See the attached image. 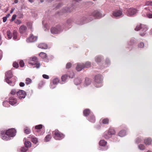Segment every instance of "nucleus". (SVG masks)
Instances as JSON below:
<instances>
[{"mask_svg": "<svg viewBox=\"0 0 152 152\" xmlns=\"http://www.w3.org/2000/svg\"><path fill=\"white\" fill-rule=\"evenodd\" d=\"M16 130L14 128H11L8 130H3L0 131V135L1 138L4 140H8L11 137H14L16 135Z\"/></svg>", "mask_w": 152, "mask_h": 152, "instance_id": "1", "label": "nucleus"}, {"mask_svg": "<svg viewBox=\"0 0 152 152\" xmlns=\"http://www.w3.org/2000/svg\"><path fill=\"white\" fill-rule=\"evenodd\" d=\"M6 78L5 79L6 81L11 86H13L15 84V80H12L11 79L12 77V72L11 71L9 70L5 74Z\"/></svg>", "mask_w": 152, "mask_h": 152, "instance_id": "2", "label": "nucleus"}, {"mask_svg": "<svg viewBox=\"0 0 152 152\" xmlns=\"http://www.w3.org/2000/svg\"><path fill=\"white\" fill-rule=\"evenodd\" d=\"M147 28L146 25L143 24L138 25L135 28V30L136 31H138L140 30L141 31H142V32H141L140 33V35L142 36H143L146 33V31H147Z\"/></svg>", "mask_w": 152, "mask_h": 152, "instance_id": "3", "label": "nucleus"}, {"mask_svg": "<svg viewBox=\"0 0 152 152\" xmlns=\"http://www.w3.org/2000/svg\"><path fill=\"white\" fill-rule=\"evenodd\" d=\"M52 135L54 138L56 140H61L64 137V135L57 129L53 132Z\"/></svg>", "mask_w": 152, "mask_h": 152, "instance_id": "4", "label": "nucleus"}, {"mask_svg": "<svg viewBox=\"0 0 152 152\" xmlns=\"http://www.w3.org/2000/svg\"><path fill=\"white\" fill-rule=\"evenodd\" d=\"M115 132L114 129L110 128L107 131L105 132L104 135V137L106 139H109L111 138L113 135L115 134Z\"/></svg>", "mask_w": 152, "mask_h": 152, "instance_id": "5", "label": "nucleus"}, {"mask_svg": "<svg viewBox=\"0 0 152 152\" xmlns=\"http://www.w3.org/2000/svg\"><path fill=\"white\" fill-rule=\"evenodd\" d=\"M102 76L98 75H96L95 77V85L97 87H100L102 86Z\"/></svg>", "mask_w": 152, "mask_h": 152, "instance_id": "6", "label": "nucleus"}, {"mask_svg": "<svg viewBox=\"0 0 152 152\" xmlns=\"http://www.w3.org/2000/svg\"><path fill=\"white\" fill-rule=\"evenodd\" d=\"M61 31V27L59 25L56 26V27H52L50 29L51 32L52 34H58Z\"/></svg>", "mask_w": 152, "mask_h": 152, "instance_id": "7", "label": "nucleus"}, {"mask_svg": "<svg viewBox=\"0 0 152 152\" xmlns=\"http://www.w3.org/2000/svg\"><path fill=\"white\" fill-rule=\"evenodd\" d=\"M137 11V9L131 8L127 10L126 14L128 16H132L136 14Z\"/></svg>", "mask_w": 152, "mask_h": 152, "instance_id": "8", "label": "nucleus"}, {"mask_svg": "<svg viewBox=\"0 0 152 152\" xmlns=\"http://www.w3.org/2000/svg\"><path fill=\"white\" fill-rule=\"evenodd\" d=\"M17 94L19 98L20 99L24 98L26 95V93L23 90H20L17 91Z\"/></svg>", "mask_w": 152, "mask_h": 152, "instance_id": "9", "label": "nucleus"}, {"mask_svg": "<svg viewBox=\"0 0 152 152\" xmlns=\"http://www.w3.org/2000/svg\"><path fill=\"white\" fill-rule=\"evenodd\" d=\"M143 11L145 12L147 11L146 13L147 17L150 18H152V13H150V12H152V8L151 9V8H149V7L145 8Z\"/></svg>", "mask_w": 152, "mask_h": 152, "instance_id": "10", "label": "nucleus"}, {"mask_svg": "<svg viewBox=\"0 0 152 152\" xmlns=\"http://www.w3.org/2000/svg\"><path fill=\"white\" fill-rule=\"evenodd\" d=\"M91 15L98 18H100L102 16V14L98 10H95L93 12Z\"/></svg>", "mask_w": 152, "mask_h": 152, "instance_id": "11", "label": "nucleus"}, {"mask_svg": "<svg viewBox=\"0 0 152 152\" xmlns=\"http://www.w3.org/2000/svg\"><path fill=\"white\" fill-rule=\"evenodd\" d=\"M37 37V36H34L33 34H31L29 37L27 39L28 42H33L36 41Z\"/></svg>", "mask_w": 152, "mask_h": 152, "instance_id": "12", "label": "nucleus"}, {"mask_svg": "<svg viewBox=\"0 0 152 152\" xmlns=\"http://www.w3.org/2000/svg\"><path fill=\"white\" fill-rule=\"evenodd\" d=\"M27 29V28L26 26L22 25L19 28V31L20 34H23L26 32Z\"/></svg>", "mask_w": 152, "mask_h": 152, "instance_id": "13", "label": "nucleus"}, {"mask_svg": "<svg viewBox=\"0 0 152 152\" xmlns=\"http://www.w3.org/2000/svg\"><path fill=\"white\" fill-rule=\"evenodd\" d=\"M38 62V59L37 57H33L32 58H31L28 61L29 64L32 65H34L36 64Z\"/></svg>", "mask_w": 152, "mask_h": 152, "instance_id": "14", "label": "nucleus"}, {"mask_svg": "<svg viewBox=\"0 0 152 152\" xmlns=\"http://www.w3.org/2000/svg\"><path fill=\"white\" fill-rule=\"evenodd\" d=\"M123 14L122 11L121 10L115 11L113 13V15L115 17H120Z\"/></svg>", "mask_w": 152, "mask_h": 152, "instance_id": "15", "label": "nucleus"}, {"mask_svg": "<svg viewBox=\"0 0 152 152\" xmlns=\"http://www.w3.org/2000/svg\"><path fill=\"white\" fill-rule=\"evenodd\" d=\"M16 99L13 97H10L9 101V103L11 105H13L17 103Z\"/></svg>", "mask_w": 152, "mask_h": 152, "instance_id": "16", "label": "nucleus"}, {"mask_svg": "<svg viewBox=\"0 0 152 152\" xmlns=\"http://www.w3.org/2000/svg\"><path fill=\"white\" fill-rule=\"evenodd\" d=\"M76 68L77 70L78 71H81L84 68V64H78Z\"/></svg>", "mask_w": 152, "mask_h": 152, "instance_id": "17", "label": "nucleus"}, {"mask_svg": "<svg viewBox=\"0 0 152 152\" xmlns=\"http://www.w3.org/2000/svg\"><path fill=\"white\" fill-rule=\"evenodd\" d=\"M28 138L31 139V141L34 143L36 144L38 142L37 138L34 136L30 135Z\"/></svg>", "mask_w": 152, "mask_h": 152, "instance_id": "18", "label": "nucleus"}, {"mask_svg": "<svg viewBox=\"0 0 152 152\" xmlns=\"http://www.w3.org/2000/svg\"><path fill=\"white\" fill-rule=\"evenodd\" d=\"M38 47L39 48L44 49H47L48 48V45L45 43H41L39 44L38 46Z\"/></svg>", "mask_w": 152, "mask_h": 152, "instance_id": "19", "label": "nucleus"}, {"mask_svg": "<svg viewBox=\"0 0 152 152\" xmlns=\"http://www.w3.org/2000/svg\"><path fill=\"white\" fill-rule=\"evenodd\" d=\"M88 120L89 121L93 123H94L96 121L95 117L93 115H90L88 118Z\"/></svg>", "mask_w": 152, "mask_h": 152, "instance_id": "20", "label": "nucleus"}, {"mask_svg": "<svg viewBox=\"0 0 152 152\" xmlns=\"http://www.w3.org/2000/svg\"><path fill=\"white\" fill-rule=\"evenodd\" d=\"M73 6L71 7L69 9L68 8H66L63 10V12L64 13L71 12L73 11Z\"/></svg>", "mask_w": 152, "mask_h": 152, "instance_id": "21", "label": "nucleus"}, {"mask_svg": "<svg viewBox=\"0 0 152 152\" xmlns=\"http://www.w3.org/2000/svg\"><path fill=\"white\" fill-rule=\"evenodd\" d=\"M152 140L151 138H148L144 140V143L146 145H150L151 144Z\"/></svg>", "mask_w": 152, "mask_h": 152, "instance_id": "22", "label": "nucleus"}, {"mask_svg": "<svg viewBox=\"0 0 152 152\" xmlns=\"http://www.w3.org/2000/svg\"><path fill=\"white\" fill-rule=\"evenodd\" d=\"M91 80L90 79L86 77L85 78L84 85L85 86H87L91 83Z\"/></svg>", "mask_w": 152, "mask_h": 152, "instance_id": "23", "label": "nucleus"}, {"mask_svg": "<svg viewBox=\"0 0 152 152\" xmlns=\"http://www.w3.org/2000/svg\"><path fill=\"white\" fill-rule=\"evenodd\" d=\"M107 142L105 141L104 140H101L99 142V145L100 146H104L107 144Z\"/></svg>", "mask_w": 152, "mask_h": 152, "instance_id": "24", "label": "nucleus"}, {"mask_svg": "<svg viewBox=\"0 0 152 152\" xmlns=\"http://www.w3.org/2000/svg\"><path fill=\"white\" fill-rule=\"evenodd\" d=\"M90 110L89 109H85L83 111V114L85 116H87L90 113Z\"/></svg>", "mask_w": 152, "mask_h": 152, "instance_id": "25", "label": "nucleus"}, {"mask_svg": "<svg viewBox=\"0 0 152 152\" xmlns=\"http://www.w3.org/2000/svg\"><path fill=\"white\" fill-rule=\"evenodd\" d=\"M126 134V131L125 130H123L120 131L118 133L119 136L121 137H123Z\"/></svg>", "mask_w": 152, "mask_h": 152, "instance_id": "26", "label": "nucleus"}, {"mask_svg": "<svg viewBox=\"0 0 152 152\" xmlns=\"http://www.w3.org/2000/svg\"><path fill=\"white\" fill-rule=\"evenodd\" d=\"M13 39L14 40H17V36L18 33L17 31L16 30H14L13 33Z\"/></svg>", "mask_w": 152, "mask_h": 152, "instance_id": "27", "label": "nucleus"}, {"mask_svg": "<svg viewBox=\"0 0 152 152\" xmlns=\"http://www.w3.org/2000/svg\"><path fill=\"white\" fill-rule=\"evenodd\" d=\"M24 144L26 148L30 147L31 145V142L28 140H26Z\"/></svg>", "mask_w": 152, "mask_h": 152, "instance_id": "28", "label": "nucleus"}, {"mask_svg": "<svg viewBox=\"0 0 152 152\" xmlns=\"http://www.w3.org/2000/svg\"><path fill=\"white\" fill-rule=\"evenodd\" d=\"M39 56L42 58H46L47 57V54L44 52H41L39 54Z\"/></svg>", "mask_w": 152, "mask_h": 152, "instance_id": "29", "label": "nucleus"}, {"mask_svg": "<svg viewBox=\"0 0 152 152\" xmlns=\"http://www.w3.org/2000/svg\"><path fill=\"white\" fill-rule=\"evenodd\" d=\"M51 137H52L50 134L47 135L45 138V141L46 142L49 141L51 139Z\"/></svg>", "mask_w": 152, "mask_h": 152, "instance_id": "30", "label": "nucleus"}, {"mask_svg": "<svg viewBox=\"0 0 152 152\" xmlns=\"http://www.w3.org/2000/svg\"><path fill=\"white\" fill-rule=\"evenodd\" d=\"M7 37L9 39H11L12 37V34L10 30L7 31Z\"/></svg>", "mask_w": 152, "mask_h": 152, "instance_id": "31", "label": "nucleus"}, {"mask_svg": "<svg viewBox=\"0 0 152 152\" xmlns=\"http://www.w3.org/2000/svg\"><path fill=\"white\" fill-rule=\"evenodd\" d=\"M68 77V75L67 74H65L61 76V79L62 81L63 82L65 81L67 79Z\"/></svg>", "mask_w": 152, "mask_h": 152, "instance_id": "32", "label": "nucleus"}, {"mask_svg": "<svg viewBox=\"0 0 152 152\" xmlns=\"http://www.w3.org/2000/svg\"><path fill=\"white\" fill-rule=\"evenodd\" d=\"M24 132L26 134H28L30 133V129L27 127H26L24 129Z\"/></svg>", "mask_w": 152, "mask_h": 152, "instance_id": "33", "label": "nucleus"}, {"mask_svg": "<svg viewBox=\"0 0 152 152\" xmlns=\"http://www.w3.org/2000/svg\"><path fill=\"white\" fill-rule=\"evenodd\" d=\"M59 81V80L57 78H54L53 81V83L55 85H57L58 84Z\"/></svg>", "mask_w": 152, "mask_h": 152, "instance_id": "34", "label": "nucleus"}, {"mask_svg": "<svg viewBox=\"0 0 152 152\" xmlns=\"http://www.w3.org/2000/svg\"><path fill=\"white\" fill-rule=\"evenodd\" d=\"M109 119L108 118H105L102 120V123L103 124H106L109 123Z\"/></svg>", "mask_w": 152, "mask_h": 152, "instance_id": "35", "label": "nucleus"}, {"mask_svg": "<svg viewBox=\"0 0 152 152\" xmlns=\"http://www.w3.org/2000/svg\"><path fill=\"white\" fill-rule=\"evenodd\" d=\"M32 80L31 79L28 78H27L26 80V85H28L31 82Z\"/></svg>", "mask_w": 152, "mask_h": 152, "instance_id": "36", "label": "nucleus"}, {"mask_svg": "<svg viewBox=\"0 0 152 152\" xmlns=\"http://www.w3.org/2000/svg\"><path fill=\"white\" fill-rule=\"evenodd\" d=\"M91 63L89 62H86L85 64H84V67L85 68H88L90 67Z\"/></svg>", "mask_w": 152, "mask_h": 152, "instance_id": "37", "label": "nucleus"}, {"mask_svg": "<svg viewBox=\"0 0 152 152\" xmlns=\"http://www.w3.org/2000/svg\"><path fill=\"white\" fill-rule=\"evenodd\" d=\"M42 128V124L36 125L35 126V129H40Z\"/></svg>", "mask_w": 152, "mask_h": 152, "instance_id": "38", "label": "nucleus"}, {"mask_svg": "<svg viewBox=\"0 0 152 152\" xmlns=\"http://www.w3.org/2000/svg\"><path fill=\"white\" fill-rule=\"evenodd\" d=\"M145 5L152 6V1H148L145 2Z\"/></svg>", "mask_w": 152, "mask_h": 152, "instance_id": "39", "label": "nucleus"}, {"mask_svg": "<svg viewBox=\"0 0 152 152\" xmlns=\"http://www.w3.org/2000/svg\"><path fill=\"white\" fill-rule=\"evenodd\" d=\"M139 148L141 150H143L145 149V146L142 144H140L138 145Z\"/></svg>", "mask_w": 152, "mask_h": 152, "instance_id": "40", "label": "nucleus"}, {"mask_svg": "<svg viewBox=\"0 0 152 152\" xmlns=\"http://www.w3.org/2000/svg\"><path fill=\"white\" fill-rule=\"evenodd\" d=\"M95 61L97 62H100L101 61V58L99 56H96L95 58Z\"/></svg>", "mask_w": 152, "mask_h": 152, "instance_id": "41", "label": "nucleus"}, {"mask_svg": "<svg viewBox=\"0 0 152 152\" xmlns=\"http://www.w3.org/2000/svg\"><path fill=\"white\" fill-rule=\"evenodd\" d=\"M17 91L15 89H13L11 90L10 94L12 95H14L16 94H17Z\"/></svg>", "mask_w": 152, "mask_h": 152, "instance_id": "42", "label": "nucleus"}, {"mask_svg": "<svg viewBox=\"0 0 152 152\" xmlns=\"http://www.w3.org/2000/svg\"><path fill=\"white\" fill-rule=\"evenodd\" d=\"M144 45L143 42H141L139 43L138 45V48H143L144 47Z\"/></svg>", "mask_w": 152, "mask_h": 152, "instance_id": "43", "label": "nucleus"}, {"mask_svg": "<svg viewBox=\"0 0 152 152\" xmlns=\"http://www.w3.org/2000/svg\"><path fill=\"white\" fill-rule=\"evenodd\" d=\"M8 102L7 101H4L3 102V105L5 107H8L9 104H8Z\"/></svg>", "mask_w": 152, "mask_h": 152, "instance_id": "44", "label": "nucleus"}, {"mask_svg": "<svg viewBox=\"0 0 152 152\" xmlns=\"http://www.w3.org/2000/svg\"><path fill=\"white\" fill-rule=\"evenodd\" d=\"M72 64L70 63H68L66 65V68L67 69H69L71 66Z\"/></svg>", "mask_w": 152, "mask_h": 152, "instance_id": "45", "label": "nucleus"}, {"mask_svg": "<svg viewBox=\"0 0 152 152\" xmlns=\"http://www.w3.org/2000/svg\"><path fill=\"white\" fill-rule=\"evenodd\" d=\"M19 64L21 67H23L24 66V63L23 60H21L20 61Z\"/></svg>", "mask_w": 152, "mask_h": 152, "instance_id": "46", "label": "nucleus"}, {"mask_svg": "<svg viewBox=\"0 0 152 152\" xmlns=\"http://www.w3.org/2000/svg\"><path fill=\"white\" fill-rule=\"evenodd\" d=\"M13 66L16 68H17L19 67V64L18 63L14 62L13 64Z\"/></svg>", "mask_w": 152, "mask_h": 152, "instance_id": "47", "label": "nucleus"}, {"mask_svg": "<svg viewBox=\"0 0 152 152\" xmlns=\"http://www.w3.org/2000/svg\"><path fill=\"white\" fill-rule=\"evenodd\" d=\"M27 150V149L26 148L24 147L21 148L20 149L21 151L22 152H26Z\"/></svg>", "mask_w": 152, "mask_h": 152, "instance_id": "48", "label": "nucleus"}, {"mask_svg": "<svg viewBox=\"0 0 152 152\" xmlns=\"http://www.w3.org/2000/svg\"><path fill=\"white\" fill-rule=\"evenodd\" d=\"M15 23L17 24H19L21 23V21L20 20L17 19L15 21Z\"/></svg>", "mask_w": 152, "mask_h": 152, "instance_id": "49", "label": "nucleus"}, {"mask_svg": "<svg viewBox=\"0 0 152 152\" xmlns=\"http://www.w3.org/2000/svg\"><path fill=\"white\" fill-rule=\"evenodd\" d=\"M16 15H12V19L11 21H13L16 18Z\"/></svg>", "mask_w": 152, "mask_h": 152, "instance_id": "50", "label": "nucleus"}, {"mask_svg": "<svg viewBox=\"0 0 152 152\" xmlns=\"http://www.w3.org/2000/svg\"><path fill=\"white\" fill-rule=\"evenodd\" d=\"M45 82L43 81H41L39 84V86L41 87L45 84Z\"/></svg>", "mask_w": 152, "mask_h": 152, "instance_id": "51", "label": "nucleus"}, {"mask_svg": "<svg viewBox=\"0 0 152 152\" xmlns=\"http://www.w3.org/2000/svg\"><path fill=\"white\" fill-rule=\"evenodd\" d=\"M43 77L46 79H48L49 78V76L46 75L45 74H44L42 75Z\"/></svg>", "mask_w": 152, "mask_h": 152, "instance_id": "52", "label": "nucleus"}, {"mask_svg": "<svg viewBox=\"0 0 152 152\" xmlns=\"http://www.w3.org/2000/svg\"><path fill=\"white\" fill-rule=\"evenodd\" d=\"M34 65H35V67H36L37 68H38L40 67V64L39 63H38V62Z\"/></svg>", "mask_w": 152, "mask_h": 152, "instance_id": "53", "label": "nucleus"}, {"mask_svg": "<svg viewBox=\"0 0 152 152\" xmlns=\"http://www.w3.org/2000/svg\"><path fill=\"white\" fill-rule=\"evenodd\" d=\"M25 85L24 83L23 82H20L19 83V85L20 87H23Z\"/></svg>", "mask_w": 152, "mask_h": 152, "instance_id": "54", "label": "nucleus"}, {"mask_svg": "<svg viewBox=\"0 0 152 152\" xmlns=\"http://www.w3.org/2000/svg\"><path fill=\"white\" fill-rule=\"evenodd\" d=\"M141 140L140 138H138L136 140V142L137 143H139L141 141Z\"/></svg>", "mask_w": 152, "mask_h": 152, "instance_id": "55", "label": "nucleus"}, {"mask_svg": "<svg viewBox=\"0 0 152 152\" xmlns=\"http://www.w3.org/2000/svg\"><path fill=\"white\" fill-rule=\"evenodd\" d=\"M71 75H69V77L70 78H72L74 76V73L73 72H72L71 73Z\"/></svg>", "mask_w": 152, "mask_h": 152, "instance_id": "56", "label": "nucleus"}, {"mask_svg": "<svg viewBox=\"0 0 152 152\" xmlns=\"http://www.w3.org/2000/svg\"><path fill=\"white\" fill-rule=\"evenodd\" d=\"M7 20V17H4L3 18V22H5Z\"/></svg>", "mask_w": 152, "mask_h": 152, "instance_id": "57", "label": "nucleus"}, {"mask_svg": "<svg viewBox=\"0 0 152 152\" xmlns=\"http://www.w3.org/2000/svg\"><path fill=\"white\" fill-rule=\"evenodd\" d=\"M15 8H12L11 9V10L10 12V13H12L14 11V10H15Z\"/></svg>", "mask_w": 152, "mask_h": 152, "instance_id": "58", "label": "nucleus"}, {"mask_svg": "<svg viewBox=\"0 0 152 152\" xmlns=\"http://www.w3.org/2000/svg\"><path fill=\"white\" fill-rule=\"evenodd\" d=\"M18 2V0H15L14 3H13V4H14L15 3H17Z\"/></svg>", "mask_w": 152, "mask_h": 152, "instance_id": "59", "label": "nucleus"}, {"mask_svg": "<svg viewBox=\"0 0 152 152\" xmlns=\"http://www.w3.org/2000/svg\"><path fill=\"white\" fill-rule=\"evenodd\" d=\"M29 1L31 3H32L34 2V0H29Z\"/></svg>", "mask_w": 152, "mask_h": 152, "instance_id": "60", "label": "nucleus"}, {"mask_svg": "<svg viewBox=\"0 0 152 152\" xmlns=\"http://www.w3.org/2000/svg\"><path fill=\"white\" fill-rule=\"evenodd\" d=\"M10 14H8L7 15H6V17H7V18H8L10 16Z\"/></svg>", "mask_w": 152, "mask_h": 152, "instance_id": "61", "label": "nucleus"}, {"mask_svg": "<svg viewBox=\"0 0 152 152\" xmlns=\"http://www.w3.org/2000/svg\"><path fill=\"white\" fill-rule=\"evenodd\" d=\"M131 41H130V42L129 43V44L130 45H132L133 44L132 43H131Z\"/></svg>", "mask_w": 152, "mask_h": 152, "instance_id": "62", "label": "nucleus"}, {"mask_svg": "<svg viewBox=\"0 0 152 152\" xmlns=\"http://www.w3.org/2000/svg\"><path fill=\"white\" fill-rule=\"evenodd\" d=\"M44 0H40L41 2H43L44 1Z\"/></svg>", "mask_w": 152, "mask_h": 152, "instance_id": "63", "label": "nucleus"}, {"mask_svg": "<svg viewBox=\"0 0 152 152\" xmlns=\"http://www.w3.org/2000/svg\"><path fill=\"white\" fill-rule=\"evenodd\" d=\"M48 2H50L52 1L53 0H48Z\"/></svg>", "mask_w": 152, "mask_h": 152, "instance_id": "64", "label": "nucleus"}]
</instances>
